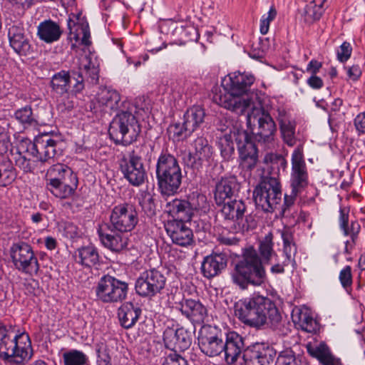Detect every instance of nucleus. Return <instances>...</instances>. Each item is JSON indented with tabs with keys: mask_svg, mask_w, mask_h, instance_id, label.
I'll return each instance as SVG.
<instances>
[{
	"mask_svg": "<svg viewBox=\"0 0 365 365\" xmlns=\"http://www.w3.org/2000/svg\"><path fill=\"white\" fill-rule=\"evenodd\" d=\"M272 240V234L269 233L259 243L260 256L256 250L250 247L244 250L242 257L235 264L231 278L241 289H247L249 286L262 287L267 282L262 259L268 262L272 255H276Z\"/></svg>",
	"mask_w": 365,
	"mask_h": 365,
	"instance_id": "f257e3e1",
	"label": "nucleus"
},
{
	"mask_svg": "<svg viewBox=\"0 0 365 365\" xmlns=\"http://www.w3.org/2000/svg\"><path fill=\"white\" fill-rule=\"evenodd\" d=\"M138 222L135 207L128 203L115 205L111 210L109 222L98 225L97 233L101 244L114 252L126 248L128 237L123 234L131 232Z\"/></svg>",
	"mask_w": 365,
	"mask_h": 365,
	"instance_id": "f03ea898",
	"label": "nucleus"
},
{
	"mask_svg": "<svg viewBox=\"0 0 365 365\" xmlns=\"http://www.w3.org/2000/svg\"><path fill=\"white\" fill-rule=\"evenodd\" d=\"M235 316L243 324L256 328L275 326L282 319L274 302L267 297L253 294L234 306Z\"/></svg>",
	"mask_w": 365,
	"mask_h": 365,
	"instance_id": "7ed1b4c3",
	"label": "nucleus"
},
{
	"mask_svg": "<svg viewBox=\"0 0 365 365\" xmlns=\"http://www.w3.org/2000/svg\"><path fill=\"white\" fill-rule=\"evenodd\" d=\"M223 352L227 364H232L242 354L245 365H269L274 361L276 351L267 343H255L247 348L245 339L235 331L225 334Z\"/></svg>",
	"mask_w": 365,
	"mask_h": 365,
	"instance_id": "20e7f679",
	"label": "nucleus"
},
{
	"mask_svg": "<svg viewBox=\"0 0 365 365\" xmlns=\"http://www.w3.org/2000/svg\"><path fill=\"white\" fill-rule=\"evenodd\" d=\"M255 80L250 73L235 72L230 74L228 80L224 79L222 82L227 93L215 95V102L238 115L243 114L254 105L252 98L248 96V91Z\"/></svg>",
	"mask_w": 365,
	"mask_h": 365,
	"instance_id": "39448f33",
	"label": "nucleus"
},
{
	"mask_svg": "<svg viewBox=\"0 0 365 365\" xmlns=\"http://www.w3.org/2000/svg\"><path fill=\"white\" fill-rule=\"evenodd\" d=\"M155 178L163 195H174L180 192L182 173L178 159L168 152H162L155 164Z\"/></svg>",
	"mask_w": 365,
	"mask_h": 365,
	"instance_id": "423d86ee",
	"label": "nucleus"
},
{
	"mask_svg": "<svg viewBox=\"0 0 365 365\" xmlns=\"http://www.w3.org/2000/svg\"><path fill=\"white\" fill-rule=\"evenodd\" d=\"M33 355L31 341L25 332L17 334L3 326L0 329V359L17 363L29 360Z\"/></svg>",
	"mask_w": 365,
	"mask_h": 365,
	"instance_id": "0eeeda50",
	"label": "nucleus"
},
{
	"mask_svg": "<svg viewBox=\"0 0 365 365\" xmlns=\"http://www.w3.org/2000/svg\"><path fill=\"white\" fill-rule=\"evenodd\" d=\"M141 126L129 111L118 113L110 123L108 134L115 145H128L137 140Z\"/></svg>",
	"mask_w": 365,
	"mask_h": 365,
	"instance_id": "6e6552de",
	"label": "nucleus"
},
{
	"mask_svg": "<svg viewBox=\"0 0 365 365\" xmlns=\"http://www.w3.org/2000/svg\"><path fill=\"white\" fill-rule=\"evenodd\" d=\"M282 197L279 179L263 178L253 192V199L258 209L264 212H272L281 202Z\"/></svg>",
	"mask_w": 365,
	"mask_h": 365,
	"instance_id": "1a4fd4ad",
	"label": "nucleus"
},
{
	"mask_svg": "<svg viewBox=\"0 0 365 365\" xmlns=\"http://www.w3.org/2000/svg\"><path fill=\"white\" fill-rule=\"evenodd\" d=\"M232 138L235 141L239 152L240 168L249 175L256 167L258 161V149L253 136L247 130L234 128Z\"/></svg>",
	"mask_w": 365,
	"mask_h": 365,
	"instance_id": "9d476101",
	"label": "nucleus"
},
{
	"mask_svg": "<svg viewBox=\"0 0 365 365\" xmlns=\"http://www.w3.org/2000/svg\"><path fill=\"white\" fill-rule=\"evenodd\" d=\"M128 291L127 282L110 274L101 277L96 289V296L105 303L123 302L127 297Z\"/></svg>",
	"mask_w": 365,
	"mask_h": 365,
	"instance_id": "9b49d317",
	"label": "nucleus"
},
{
	"mask_svg": "<svg viewBox=\"0 0 365 365\" xmlns=\"http://www.w3.org/2000/svg\"><path fill=\"white\" fill-rule=\"evenodd\" d=\"M119 168L123 178L133 186L142 185L147 178V172L142 158L134 150L119 160Z\"/></svg>",
	"mask_w": 365,
	"mask_h": 365,
	"instance_id": "f8f14e48",
	"label": "nucleus"
},
{
	"mask_svg": "<svg viewBox=\"0 0 365 365\" xmlns=\"http://www.w3.org/2000/svg\"><path fill=\"white\" fill-rule=\"evenodd\" d=\"M167 278L155 268L143 272L135 282V291L142 297H153L165 289Z\"/></svg>",
	"mask_w": 365,
	"mask_h": 365,
	"instance_id": "ddd939ff",
	"label": "nucleus"
},
{
	"mask_svg": "<svg viewBox=\"0 0 365 365\" xmlns=\"http://www.w3.org/2000/svg\"><path fill=\"white\" fill-rule=\"evenodd\" d=\"M10 255L15 267L24 273H37L39 264L32 247L27 243L19 242L13 244Z\"/></svg>",
	"mask_w": 365,
	"mask_h": 365,
	"instance_id": "4468645a",
	"label": "nucleus"
},
{
	"mask_svg": "<svg viewBox=\"0 0 365 365\" xmlns=\"http://www.w3.org/2000/svg\"><path fill=\"white\" fill-rule=\"evenodd\" d=\"M252 115L254 120H257V126L252 130L255 140L259 143L269 144L273 142L277 131L276 124L267 111L264 109H257L254 105Z\"/></svg>",
	"mask_w": 365,
	"mask_h": 365,
	"instance_id": "2eb2a0df",
	"label": "nucleus"
},
{
	"mask_svg": "<svg viewBox=\"0 0 365 365\" xmlns=\"http://www.w3.org/2000/svg\"><path fill=\"white\" fill-rule=\"evenodd\" d=\"M224 339L221 330L216 327H203L198 337L200 349L210 357L219 356L223 352Z\"/></svg>",
	"mask_w": 365,
	"mask_h": 365,
	"instance_id": "dca6fc26",
	"label": "nucleus"
},
{
	"mask_svg": "<svg viewBox=\"0 0 365 365\" xmlns=\"http://www.w3.org/2000/svg\"><path fill=\"white\" fill-rule=\"evenodd\" d=\"M26 150L30 155L36 158L41 163H48L56 154L58 142L48 133L35 138L34 142L25 141Z\"/></svg>",
	"mask_w": 365,
	"mask_h": 365,
	"instance_id": "f3484780",
	"label": "nucleus"
},
{
	"mask_svg": "<svg viewBox=\"0 0 365 365\" xmlns=\"http://www.w3.org/2000/svg\"><path fill=\"white\" fill-rule=\"evenodd\" d=\"M74 82L72 91L75 93H80L84 88L83 76L82 72L72 71L71 72L61 71L52 77L51 86L58 94L66 93L70 88V83Z\"/></svg>",
	"mask_w": 365,
	"mask_h": 365,
	"instance_id": "a211bd4d",
	"label": "nucleus"
},
{
	"mask_svg": "<svg viewBox=\"0 0 365 365\" xmlns=\"http://www.w3.org/2000/svg\"><path fill=\"white\" fill-rule=\"evenodd\" d=\"M308 173L302 149L296 148L292 155L291 188L303 192L308 186Z\"/></svg>",
	"mask_w": 365,
	"mask_h": 365,
	"instance_id": "6ab92c4d",
	"label": "nucleus"
},
{
	"mask_svg": "<svg viewBox=\"0 0 365 365\" xmlns=\"http://www.w3.org/2000/svg\"><path fill=\"white\" fill-rule=\"evenodd\" d=\"M7 35L9 46L19 56H27L34 52L31 39L22 25H9Z\"/></svg>",
	"mask_w": 365,
	"mask_h": 365,
	"instance_id": "aec40b11",
	"label": "nucleus"
},
{
	"mask_svg": "<svg viewBox=\"0 0 365 365\" xmlns=\"http://www.w3.org/2000/svg\"><path fill=\"white\" fill-rule=\"evenodd\" d=\"M192 340L191 333L183 327H167L163 332L165 346L173 351L182 352L187 350L192 344Z\"/></svg>",
	"mask_w": 365,
	"mask_h": 365,
	"instance_id": "412c9836",
	"label": "nucleus"
},
{
	"mask_svg": "<svg viewBox=\"0 0 365 365\" xmlns=\"http://www.w3.org/2000/svg\"><path fill=\"white\" fill-rule=\"evenodd\" d=\"M165 229L173 243L187 247L194 243L192 230L186 225V222L179 220H168L165 224Z\"/></svg>",
	"mask_w": 365,
	"mask_h": 365,
	"instance_id": "4be33fe9",
	"label": "nucleus"
},
{
	"mask_svg": "<svg viewBox=\"0 0 365 365\" xmlns=\"http://www.w3.org/2000/svg\"><path fill=\"white\" fill-rule=\"evenodd\" d=\"M281 235L285 258L282 262H278L272 265L270 272L274 274H284L285 267L288 266L290 263L295 264L294 257L297 252V247L294 240V235L290 229H284L282 232Z\"/></svg>",
	"mask_w": 365,
	"mask_h": 365,
	"instance_id": "5701e85b",
	"label": "nucleus"
},
{
	"mask_svg": "<svg viewBox=\"0 0 365 365\" xmlns=\"http://www.w3.org/2000/svg\"><path fill=\"white\" fill-rule=\"evenodd\" d=\"M240 184L234 175L221 178L215 187L214 199L217 205L236 197L240 191Z\"/></svg>",
	"mask_w": 365,
	"mask_h": 365,
	"instance_id": "b1692460",
	"label": "nucleus"
},
{
	"mask_svg": "<svg viewBox=\"0 0 365 365\" xmlns=\"http://www.w3.org/2000/svg\"><path fill=\"white\" fill-rule=\"evenodd\" d=\"M227 254L213 252L204 257L200 267L202 274L209 279L219 276L227 267Z\"/></svg>",
	"mask_w": 365,
	"mask_h": 365,
	"instance_id": "393cba45",
	"label": "nucleus"
},
{
	"mask_svg": "<svg viewBox=\"0 0 365 365\" xmlns=\"http://www.w3.org/2000/svg\"><path fill=\"white\" fill-rule=\"evenodd\" d=\"M191 207L188 199L175 198L167 202L165 208V212L173 218L172 220L189 222L194 216Z\"/></svg>",
	"mask_w": 365,
	"mask_h": 365,
	"instance_id": "a878e982",
	"label": "nucleus"
},
{
	"mask_svg": "<svg viewBox=\"0 0 365 365\" xmlns=\"http://www.w3.org/2000/svg\"><path fill=\"white\" fill-rule=\"evenodd\" d=\"M179 309L193 324L203 323L207 315L206 307L199 301L191 299H183L180 303Z\"/></svg>",
	"mask_w": 365,
	"mask_h": 365,
	"instance_id": "bb28decb",
	"label": "nucleus"
},
{
	"mask_svg": "<svg viewBox=\"0 0 365 365\" xmlns=\"http://www.w3.org/2000/svg\"><path fill=\"white\" fill-rule=\"evenodd\" d=\"M277 120L284 143L289 147L294 146L297 143L295 120L284 110H278Z\"/></svg>",
	"mask_w": 365,
	"mask_h": 365,
	"instance_id": "cd10ccee",
	"label": "nucleus"
},
{
	"mask_svg": "<svg viewBox=\"0 0 365 365\" xmlns=\"http://www.w3.org/2000/svg\"><path fill=\"white\" fill-rule=\"evenodd\" d=\"M217 206L220 207V212L225 220L234 222L242 220L247 210V206L242 200H230Z\"/></svg>",
	"mask_w": 365,
	"mask_h": 365,
	"instance_id": "c85d7f7f",
	"label": "nucleus"
},
{
	"mask_svg": "<svg viewBox=\"0 0 365 365\" xmlns=\"http://www.w3.org/2000/svg\"><path fill=\"white\" fill-rule=\"evenodd\" d=\"M63 31L59 24L51 19L41 22L37 28V36L41 41L47 43L58 41Z\"/></svg>",
	"mask_w": 365,
	"mask_h": 365,
	"instance_id": "c756f323",
	"label": "nucleus"
},
{
	"mask_svg": "<svg viewBox=\"0 0 365 365\" xmlns=\"http://www.w3.org/2000/svg\"><path fill=\"white\" fill-rule=\"evenodd\" d=\"M46 177V183L78 180L77 175L73 170L68 165L62 163L51 165L48 169Z\"/></svg>",
	"mask_w": 365,
	"mask_h": 365,
	"instance_id": "7c9ffc66",
	"label": "nucleus"
},
{
	"mask_svg": "<svg viewBox=\"0 0 365 365\" xmlns=\"http://www.w3.org/2000/svg\"><path fill=\"white\" fill-rule=\"evenodd\" d=\"M141 309L131 302L123 304L118 311L120 325L125 329L133 327L141 314Z\"/></svg>",
	"mask_w": 365,
	"mask_h": 365,
	"instance_id": "2f4dec72",
	"label": "nucleus"
},
{
	"mask_svg": "<svg viewBox=\"0 0 365 365\" xmlns=\"http://www.w3.org/2000/svg\"><path fill=\"white\" fill-rule=\"evenodd\" d=\"M77 263L86 267H92L100 262V256L98 249L92 245L78 248L74 255Z\"/></svg>",
	"mask_w": 365,
	"mask_h": 365,
	"instance_id": "473e14b6",
	"label": "nucleus"
},
{
	"mask_svg": "<svg viewBox=\"0 0 365 365\" xmlns=\"http://www.w3.org/2000/svg\"><path fill=\"white\" fill-rule=\"evenodd\" d=\"M78 180H73L65 182L46 183V188L55 197L67 199L72 197L78 187Z\"/></svg>",
	"mask_w": 365,
	"mask_h": 365,
	"instance_id": "72a5a7b5",
	"label": "nucleus"
},
{
	"mask_svg": "<svg viewBox=\"0 0 365 365\" xmlns=\"http://www.w3.org/2000/svg\"><path fill=\"white\" fill-rule=\"evenodd\" d=\"M205 111L199 106H194L187 110L183 116V121L187 131L192 133L204 123Z\"/></svg>",
	"mask_w": 365,
	"mask_h": 365,
	"instance_id": "f704fd0d",
	"label": "nucleus"
},
{
	"mask_svg": "<svg viewBox=\"0 0 365 365\" xmlns=\"http://www.w3.org/2000/svg\"><path fill=\"white\" fill-rule=\"evenodd\" d=\"M98 102L106 112L117 110L120 108V96L115 90L104 88L98 95Z\"/></svg>",
	"mask_w": 365,
	"mask_h": 365,
	"instance_id": "c9c22d12",
	"label": "nucleus"
},
{
	"mask_svg": "<svg viewBox=\"0 0 365 365\" xmlns=\"http://www.w3.org/2000/svg\"><path fill=\"white\" fill-rule=\"evenodd\" d=\"M349 209L348 207H341L339 210V227L343 231L344 235L350 236L353 243L357 238L358 234L360 232L361 226L356 221H352L349 225Z\"/></svg>",
	"mask_w": 365,
	"mask_h": 365,
	"instance_id": "e433bc0d",
	"label": "nucleus"
},
{
	"mask_svg": "<svg viewBox=\"0 0 365 365\" xmlns=\"http://www.w3.org/2000/svg\"><path fill=\"white\" fill-rule=\"evenodd\" d=\"M68 29L70 34L73 35L76 41L81 39V44L88 46L91 44L90 41L91 34L89 26L87 22L76 24L71 19H68Z\"/></svg>",
	"mask_w": 365,
	"mask_h": 365,
	"instance_id": "4c0bfd02",
	"label": "nucleus"
},
{
	"mask_svg": "<svg viewBox=\"0 0 365 365\" xmlns=\"http://www.w3.org/2000/svg\"><path fill=\"white\" fill-rule=\"evenodd\" d=\"M27 155H30V153L26 150V143L24 141L18 148L15 165L24 173H32L36 167V161L28 158Z\"/></svg>",
	"mask_w": 365,
	"mask_h": 365,
	"instance_id": "58836bf2",
	"label": "nucleus"
},
{
	"mask_svg": "<svg viewBox=\"0 0 365 365\" xmlns=\"http://www.w3.org/2000/svg\"><path fill=\"white\" fill-rule=\"evenodd\" d=\"M264 161L269 165L268 168L269 171V175L264 176V178L274 177L275 179H278L277 177L280 171H284L287 165L286 159L282 155L276 153L266 155Z\"/></svg>",
	"mask_w": 365,
	"mask_h": 365,
	"instance_id": "ea45409f",
	"label": "nucleus"
},
{
	"mask_svg": "<svg viewBox=\"0 0 365 365\" xmlns=\"http://www.w3.org/2000/svg\"><path fill=\"white\" fill-rule=\"evenodd\" d=\"M209 161L202 159L197 154H194L192 152H188L184 153L182 157V163L185 168L192 170V173L197 174L203 168L205 163Z\"/></svg>",
	"mask_w": 365,
	"mask_h": 365,
	"instance_id": "a19ab883",
	"label": "nucleus"
},
{
	"mask_svg": "<svg viewBox=\"0 0 365 365\" xmlns=\"http://www.w3.org/2000/svg\"><path fill=\"white\" fill-rule=\"evenodd\" d=\"M64 365H87L88 356L78 350H71L63 354Z\"/></svg>",
	"mask_w": 365,
	"mask_h": 365,
	"instance_id": "79ce46f5",
	"label": "nucleus"
},
{
	"mask_svg": "<svg viewBox=\"0 0 365 365\" xmlns=\"http://www.w3.org/2000/svg\"><path fill=\"white\" fill-rule=\"evenodd\" d=\"M14 118L24 125H32L37 123L31 107L29 106H26L25 107L16 110L14 113Z\"/></svg>",
	"mask_w": 365,
	"mask_h": 365,
	"instance_id": "37998d69",
	"label": "nucleus"
},
{
	"mask_svg": "<svg viewBox=\"0 0 365 365\" xmlns=\"http://www.w3.org/2000/svg\"><path fill=\"white\" fill-rule=\"evenodd\" d=\"M195 151L192 152L194 154L198 155L207 161H209L211 155V146L209 145L208 141L203 137H199L193 143Z\"/></svg>",
	"mask_w": 365,
	"mask_h": 365,
	"instance_id": "c03bdc74",
	"label": "nucleus"
},
{
	"mask_svg": "<svg viewBox=\"0 0 365 365\" xmlns=\"http://www.w3.org/2000/svg\"><path fill=\"white\" fill-rule=\"evenodd\" d=\"M307 350L308 354L316 358L320 364L331 351L324 342H320L317 344H309L307 346Z\"/></svg>",
	"mask_w": 365,
	"mask_h": 365,
	"instance_id": "a18cd8bd",
	"label": "nucleus"
},
{
	"mask_svg": "<svg viewBox=\"0 0 365 365\" xmlns=\"http://www.w3.org/2000/svg\"><path fill=\"white\" fill-rule=\"evenodd\" d=\"M300 362L291 349H286L279 352L275 365H300Z\"/></svg>",
	"mask_w": 365,
	"mask_h": 365,
	"instance_id": "49530a36",
	"label": "nucleus"
},
{
	"mask_svg": "<svg viewBox=\"0 0 365 365\" xmlns=\"http://www.w3.org/2000/svg\"><path fill=\"white\" fill-rule=\"evenodd\" d=\"M302 192L296 191L292 188L289 194H284V204L281 210V215L282 217H288L292 215V208L294 205L296 197L300 195Z\"/></svg>",
	"mask_w": 365,
	"mask_h": 365,
	"instance_id": "de8ad7c7",
	"label": "nucleus"
},
{
	"mask_svg": "<svg viewBox=\"0 0 365 365\" xmlns=\"http://www.w3.org/2000/svg\"><path fill=\"white\" fill-rule=\"evenodd\" d=\"M232 130L230 135H225L221 140V155L225 160H230L235 153Z\"/></svg>",
	"mask_w": 365,
	"mask_h": 365,
	"instance_id": "09e8293b",
	"label": "nucleus"
},
{
	"mask_svg": "<svg viewBox=\"0 0 365 365\" xmlns=\"http://www.w3.org/2000/svg\"><path fill=\"white\" fill-rule=\"evenodd\" d=\"M188 200H190V205H192L191 208L193 215L195 211L202 210L205 212L208 210L209 205L205 195L200 193L193 194Z\"/></svg>",
	"mask_w": 365,
	"mask_h": 365,
	"instance_id": "8fccbe9b",
	"label": "nucleus"
},
{
	"mask_svg": "<svg viewBox=\"0 0 365 365\" xmlns=\"http://www.w3.org/2000/svg\"><path fill=\"white\" fill-rule=\"evenodd\" d=\"M186 127L183 121L182 123H174L170 125L168 131L173 135L174 139L180 140L187 138L192 134L191 132L186 130Z\"/></svg>",
	"mask_w": 365,
	"mask_h": 365,
	"instance_id": "3c124183",
	"label": "nucleus"
},
{
	"mask_svg": "<svg viewBox=\"0 0 365 365\" xmlns=\"http://www.w3.org/2000/svg\"><path fill=\"white\" fill-rule=\"evenodd\" d=\"M98 68L91 63L90 60H88L87 64L83 66V69L79 68L78 72H82L83 80L85 78H90L91 83H97L98 81Z\"/></svg>",
	"mask_w": 365,
	"mask_h": 365,
	"instance_id": "603ef678",
	"label": "nucleus"
},
{
	"mask_svg": "<svg viewBox=\"0 0 365 365\" xmlns=\"http://www.w3.org/2000/svg\"><path fill=\"white\" fill-rule=\"evenodd\" d=\"M140 205L143 210L148 217H153L156 215L155 200L153 195H145L140 202Z\"/></svg>",
	"mask_w": 365,
	"mask_h": 365,
	"instance_id": "864d4df0",
	"label": "nucleus"
},
{
	"mask_svg": "<svg viewBox=\"0 0 365 365\" xmlns=\"http://www.w3.org/2000/svg\"><path fill=\"white\" fill-rule=\"evenodd\" d=\"M324 9H323V3L319 5L312 1L307 5L305 8V14L307 18L312 19L313 21L319 20L322 16Z\"/></svg>",
	"mask_w": 365,
	"mask_h": 365,
	"instance_id": "5fc2aeb1",
	"label": "nucleus"
},
{
	"mask_svg": "<svg viewBox=\"0 0 365 365\" xmlns=\"http://www.w3.org/2000/svg\"><path fill=\"white\" fill-rule=\"evenodd\" d=\"M299 320L301 322L302 329L307 332H314L318 329V324L316 320L307 314L301 315Z\"/></svg>",
	"mask_w": 365,
	"mask_h": 365,
	"instance_id": "6e6d98bb",
	"label": "nucleus"
},
{
	"mask_svg": "<svg viewBox=\"0 0 365 365\" xmlns=\"http://www.w3.org/2000/svg\"><path fill=\"white\" fill-rule=\"evenodd\" d=\"M277 16V10L274 6H271L269 11L268 12V15L267 17L264 16H262L260 22V32L262 34L264 35L267 34L269 28V24L272 21H273Z\"/></svg>",
	"mask_w": 365,
	"mask_h": 365,
	"instance_id": "4d7b16f0",
	"label": "nucleus"
},
{
	"mask_svg": "<svg viewBox=\"0 0 365 365\" xmlns=\"http://www.w3.org/2000/svg\"><path fill=\"white\" fill-rule=\"evenodd\" d=\"M97 365H113L110 350L106 346L97 349Z\"/></svg>",
	"mask_w": 365,
	"mask_h": 365,
	"instance_id": "13d9d810",
	"label": "nucleus"
},
{
	"mask_svg": "<svg viewBox=\"0 0 365 365\" xmlns=\"http://www.w3.org/2000/svg\"><path fill=\"white\" fill-rule=\"evenodd\" d=\"M162 365H188L187 361L178 352L173 351L168 354Z\"/></svg>",
	"mask_w": 365,
	"mask_h": 365,
	"instance_id": "bf43d9fd",
	"label": "nucleus"
},
{
	"mask_svg": "<svg viewBox=\"0 0 365 365\" xmlns=\"http://www.w3.org/2000/svg\"><path fill=\"white\" fill-rule=\"evenodd\" d=\"M339 281L344 289L350 287L352 284L351 267L346 266L339 273Z\"/></svg>",
	"mask_w": 365,
	"mask_h": 365,
	"instance_id": "052dcab7",
	"label": "nucleus"
},
{
	"mask_svg": "<svg viewBox=\"0 0 365 365\" xmlns=\"http://www.w3.org/2000/svg\"><path fill=\"white\" fill-rule=\"evenodd\" d=\"M352 48L351 44L344 41L340 46L339 50L337 51V58L340 62H346L351 56Z\"/></svg>",
	"mask_w": 365,
	"mask_h": 365,
	"instance_id": "680f3d73",
	"label": "nucleus"
},
{
	"mask_svg": "<svg viewBox=\"0 0 365 365\" xmlns=\"http://www.w3.org/2000/svg\"><path fill=\"white\" fill-rule=\"evenodd\" d=\"M11 146L10 137L6 129L0 126V153H6Z\"/></svg>",
	"mask_w": 365,
	"mask_h": 365,
	"instance_id": "e2e57ef3",
	"label": "nucleus"
},
{
	"mask_svg": "<svg viewBox=\"0 0 365 365\" xmlns=\"http://www.w3.org/2000/svg\"><path fill=\"white\" fill-rule=\"evenodd\" d=\"M354 123L356 130L360 134L365 133V111L356 116Z\"/></svg>",
	"mask_w": 365,
	"mask_h": 365,
	"instance_id": "0e129e2a",
	"label": "nucleus"
},
{
	"mask_svg": "<svg viewBox=\"0 0 365 365\" xmlns=\"http://www.w3.org/2000/svg\"><path fill=\"white\" fill-rule=\"evenodd\" d=\"M218 240L220 244L228 246L236 245L240 242V239L234 235L226 236L222 235L219 237Z\"/></svg>",
	"mask_w": 365,
	"mask_h": 365,
	"instance_id": "69168bd1",
	"label": "nucleus"
},
{
	"mask_svg": "<svg viewBox=\"0 0 365 365\" xmlns=\"http://www.w3.org/2000/svg\"><path fill=\"white\" fill-rule=\"evenodd\" d=\"M307 84L313 89H319L323 85V81L316 75H312L307 81Z\"/></svg>",
	"mask_w": 365,
	"mask_h": 365,
	"instance_id": "338daca9",
	"label": "nucleus"
},
{
	"mask_svg": "<svg viewBox=\"0 0 365 365\" xmlns=\"http://www.w3.org/2000/svg\"><path fill=\"white\" fill-rule=\"evenodd\" d=\"M322 365H343L341 359L339 358L334 356L330 351V352L327 355L325 359L321 362Z\"/></svg>",
	"mask_w": 365,
	"mask_h": 365,
	"instance_id": "774afa93",
	"label": "nucleus"
}]
</instances>
